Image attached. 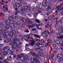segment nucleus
Segmentation results:
<instances>
[{"label":"nucleus","instance_id":"bf43d9fd","mask_svg":"<svg viewBox=\"0 0 63 63\" xmlns=\"http://www.w3.org/2000/svg\"><path fill=\"white\" fill-rule=\"evenodd\" d=\"M27 27L29 28H31V27H32V26L30 25H28L27 26Z\"/></svg>","mask_w":63,"mask_h":63},{"label":"nucleus","instance_id":"423d86ee","mask_svg":"<svg viewBox=\"0 0 63 63\" xmlns=\"http://www.w3.org/2000/svg\"><path fill=\"white\" fill-rule=\"evenodd\" d=\"M30 61L32 62H34V61H35V62L36 63H41L40 61L38 59L35 57L33 58H31L30 59Z\"/></svg>","mask_w":63,"mask_h":63},{"label":"nucleus","instance_id":"72a5a7b5","mask_svg":"<svg viewBox=\"0 0 63 63\" xmlns=\"http://www.w3.org/2000/svg\"><path fill=\"white\" fill-rule=\"evenodd\" d=\"M58 62L59 63H63V60H59Z\"/></svg>","mask_w":63,"mask_h":63},{"label":"nucleus","instance_id":"c756f323","mask_svg":"<svg viewBox=\"0 0 63 63\" xmlns=\"http://www.w3.org/2000/svg\"><path fill=\"white\" fill-rule=\"evenodd\" d=\"M6 22H8V23L10 25L11 24H12V23H11V21L9 20V19H7L6 20Z\"/></svg>","mask_w":63,"mask_h":63},{"label":"nucleus","instance_id":"7c9ffc66","mask_svg":"<svg viewBox=\"0 0 63 63\" xmlns=\"http://www.w3.org/2000/svg\"><path fill=\"white\" fill-rule=\"evenodd\" d=\"M7 41H8V42H10V43H11L12 42V40L10 38H8L7 39Z\"/></svg>","mask_w":63,"mask_h":63},{"label":"nucleus","instance_id":"39448f33","mask_svg":"<svg viewBox=\"0 0 63 63\" xmlns=\"http://www.w3.org/2000/svg\"><path fill=\"white\" fill-rule=\"evenodd\" d=\"M6 50L8 52H11V49H10V48H9L8 46H6L4 47L2 49V51H4Z\"/></svg>","mask_w":63,"mask_h":63},{"label":"nucleus","instance_id":"dca6fc26","mask_svg":"<svg viewBox=\"0 0 63 63\" xmlns=\"http://www.w3.org/2000/svg\"><path fill=\"white\" fill-rule=\"evenodd\" d=\"M7 60H8V61H11L12 60V56H10L9 57H8L7 58Z\"/></svg>","mask_w":63,"mask_h":63},{"label":"nucleus","instance_id":"7ed1b4c3","mask_svg":"<svg viewBox=\"0 0 63 63\" xmlns=\"http://www.w3.org/2000/svg\"><path fill=\"white\" fill-rule=\"evenodd\" d=\"M41 53H40V52H38L37 53L38 55L35 52H31L30 53V54L31 55H33V56H34V57H36L37 58H39V56L40 55Z\"/></svg>","mask_w":63,"mask_h":63},{"label":"nucleus","instance_id":"8fccbe9b","mask_svg":"<svg viewBox=\"0 0 63 63\" xmlns=\"http://www.w3.org/2000/svg\"><path fill=\"white\" fill-rule=\"evenodd\" d=\"M42 36V37H46V34H45V33H43Z\"/></svg>","mask_w":63,"mask_h":63},{"label":"nucleus","instance_id":"c03bdc74","mask_svg":"<svg viewBox=\"0 0 63 63\" xmlns=\"http://www.w3.org/2000/svg\"><path fill=\"white\" fill-rule=\"evenodd\" d=\"M61 33H56V35L57 36H61Z\"/></svg>","mask_w":63,"mask_h":63},{"label":"nucleus","instance_id":"f8f14e48","mask_svg":"<svg viewBox=\"0 0 63 63\" xmlns=\"http://www.w3.org/2000/svg\"><path fill=\"white\" fill-rule=\"evenodd\" d=\"M8 53V52H7V51H4L3 52V53H0V55H1L2 56H3L4 55H7Z\"/></svg>","mask_w":63,"mask_h":63},{"label":"nucleus","instance_id":"680f3d73","mask_svg":"<svg viewBox=\"0 0 63 63\" xmlns=\"http://www.w3.org/2000/svg\"><path fill=\"white\" fill-rule=\"evenodd\" d=\"M13 36L14 37H15L16 38L17 37V36L16 35L14 34V35H13Z\"/></svg>","mask_w":63,"mask_h":63},{"label":"nucleus","instance_id":"58836bf2","mask_svg":"<svg viewBox=\"0 0 63 63\" xmlns=\"http://www.w3.org/2000/svg\"><path fill=\"white\" fill-rule=\"evenodd\" d=\"M2 2H1V4H3V5H4L5 3V1H4L3 0H1Z\"/></svg>","mask_w":63,"mask_h":63},{"label":"nucleus","instance_id":"603ef678","mask_svg":"<svg viewBox=\"0 0 63 63\" xmlns=\"http://www.w3.org/2000/svg\"><path fill=\"white\" fill-rule=\"evenodd\" d=\"M32 32L34 31V32H36V29H33L32 30Z\"/></svg>","mask_w":63,"mask_h":63},{"label":"nucleus","instance_id":"a18cd8bd","mask_svg":"<svg viewBox=\"0 0 63 63\" xmlns=\"http://www.w3.org/2000/svg\"><path fill=\"white\" fill-rule=\"evenodd\" d=\"M48 24L49 26V28H51L50 26H51V22H49L48 23Z\"/></svg>","mask_w":63,"mask_h":63},{"label":"nucleus","instance_id":"052dcab7","mask_svg":"<svg viewBox=\"0 0 63 63\" xmlns=\"http://www.w3.org/2000/svg\"><path fill=\"white\" fill-rule=\"evenodd\" d=\"M23 16H25L26 15V14L25 13L23 12Z\"/></svg>","mask_w":63,"mask_h":63},{"label":"nucleus","instance_id":"f3484780","mask_svg":"<svg viewBox=\"0 0 63 63\" xmlns=\"http://www.w3.org/2000/svg\"><path fill=\"white\" fill-rule=\"evenodd\" d=\"M4 27L7 29H9V26L7 24H5L4 25Z\"/></svg>","mask_w":63,"mask_h":63},{"label":"nucleus","instance_id":"79ce46f5","mask_svg":"<svg viewBox=\"0 0 63 63\" xmlns=\"http://www.w3.org/2000/svg\"><path fill=\"white\" fill-rule=\"evenodd\" d=\"M36 22H37V23H40V21L38 19H36Z\"/></svg>","mask_w":63,"mask_h":63},{"label":"nucleus","instance_id":"f03ea898","mask_svg":"<svg viewBox=\"0 0 63 63\" xmlns=\"http://www.w3.org/2000/svg\"><path fill=\"white\" fill-rule=\"evenodd\" d=\"M36 41L37 42L36 44V45L38 47H44V44H43L42 42L40 41V40L39 39H36Z\"/></svg>","mask_w":63,"mask_h":63},{"label":"nucleus","instance_id":"4c0bfd02","mask_svg":"<svg viewBox=\"0 0 63 63\" xmlns=\"http://www.w3.org/2000/svg\"><path fill=\"white\" fill-rule=\"evenodd\" d=\"M51 33L52 34H54L55 33V31L54 30H52L51 32Z\"/></svg>","mask_w":63,"mask_h":63},{"label":"nucleus","instance_id":"a211bd4d","mask_svg":"<svg viewBox=\"0 0 63 63\" xmlns=\"http://www.w3.org/2000/svg\"><path fill=\"white\" fill-rule=\"evenodd\" d=\"M8 36L9 33H7L4 35H3V38L4 39H6V38H7V36Z\"/></svg>","mask_w":63,"mask_h":63},{"label":"nucleus","instance_id":"cd10ccee","mask_svg":"<svg viewBox=\"0 0 63 63\" xmlns=\"http://www.w3.org/2000/svg\"><path fill=\"white\" fill-rule=\"evenodd\" d=\"M39 56H40L41 57H45V55L44 53H41Z\"/></svg>","mask_w":63,"mask_h":63},{"label":"nucleus","instance_id":"c85d7f7f","mask_svg":"<svg viewBox=\"0 0 63 63\" xmlns=\"http://www.w3.org/2000/svg\"><path fill=\"white\" fill-rule=\"evenodd\" d=\"M48 43L50 44H51L52 43V41H51V39H49L48 40Z\"/></svg>","mask_w":63,"mask_h":63},{"label":"nucleus","instance_id":"bb28decb","mask_svg":"<svg viewBox=\"0 0 63 63\" xmlns=\"http://www.w3.org/2000/svg\"><path fill=\"white\" fill-rule=\"evenodd\" d=\"M34 36L36 38H39V39L40 38V37L39 35L35 34L34 35Z\"/></svg>","mask_w":63,"mask_h":63},{"label":"nucleus","instance_id":"c9c22d12","mask_svg":"<svg viewBox=\"0 0 63 63\" xmlns=\"http://www.w3.org/2000/svg\"><path fill=\"white\" fill-rule=\"evenodd\" d=\"M29 24H32L33 23V22L32 21H31L29 20V21H28V22H27Z\"/></svg>","mask_w":63,"mask_h":63},{"label":"nucleus","instance_id":"de8ad7c7","mask_svg":"<svg viewBox=\"0 0 63 63\" xmlns=\"http://www.w3.org/2000/svg\"><path fill=\"white\" fill-rule=\"evenodd\" d=\"M58 18H57V17H56L55 18V19H54V22H56V21H57V19Z\"/></svg>","mask_w":63,"mask_h":63},{"label":"nucleus","instance_id":"338daca9","mask_svg":"<svg viewBox=\"0 0 63 63\" xmlns=\"http://www.w3.org/2000/svg\"><path fill=\"white\" fill-rule=\"evenodd\" d=\"M15 19H17V16H15Z\"/></svg>","mask_w":63,"mask_h":63},{"label":"nucleus","instance_id":"3c124183","mask_svg":"<svg viewBox=\"0 0 63 63\" xmlns=\"http://www.w3.org/2000/svg\"><path fill=\"white\" fill-rule=\"evenodd\" d=\"M16 57H17V56H16V55H13V58L14 59H15V58H16Z\"/></svg>","mask_w":63,"mask_h":63},{"label":"nucleus","instance_id":"4d7b16f0","mask_svg":"<svg viewBox=\"0 0 63 63\" xmlns=\"http://www.w3.org/2000/svg\"><path fill=\"white\" fill-rule=\"evenodd\" d=\"M37 13H34V17H36V16H37Z\"/></svg>","mask_w":63,"mask_h":63},{"label":"nucleus","instance_id":"5fc2aeb1","mask_svg":"<svg viewBox=\"0 0 63 63\" xmlns=\"http://www.w3.org/2000/svg\"><path fill=\"white\" fill-rule=\"evenodd\" d=\"M4 59V58L3 57H0V61H2Z\"/></svg>","mask_w":63,"mask_h":63},{"label":"nucleus","instance_id":"f257e3e1","mask_svg":"<svg viewBox=\"0 0 63 63\" xmlns=\"http://www.w3.org/2000/svg\"><path fill=\"white\" fill-rule=\"evenodd\" d=\"M9 35L10 37H11V39H13V44L14 45H16L17 44V43H16L17 41V42L20 41V40L18 38H14L13 34L12 32H10L9 34Z\"/></svg>","mask_w":63,"mask_h":63},{"label":"nucleus","instance_id":"a19ab883","mask_svg":"<svg viewBox=\"0 0 63 63\" xmlns=\"http://www.w3.org/2000/svg\"><path fill=\"white\" fill-rule=\"evenodd\" d=\"M16 47H17L18 48H20V46L19 45H16Z\"/></svg>","mask_w":63,"mask_h":63},{"label":"nucleus","instance_id":"6e6552de","mask_svg":"<svg viewBox=\"0 0 63 63\" xmlns=\"http://www.w3.org/2000/svg\"><path fill=\"white\" fill-rule=\"evenodd\" d=\"M63 6V3H62L60 4V5L56 7L55 9L56 10H59L61 9V7Z\"/></svg>","mask_w":63,"mask_h":63},{"label":"nucleus","instance_id":"4be33fe9","mask_svg":"<svg viewBox=\"0 0 63 63\" xmlns=\"http://www.w3.org/2000/svg\"><path fill=\"white\" fill-rule=\"evenodd\" d=\"M25 9L26 10H29L30 9V7L29 6H25Z\"/></svg>","mask_w":63,"mask_h":63},{"label":"nucleus","instance_id":"5701e85b","mask_svg":"<svg viewBox=\"0 0 63 63\" xmlns=\"http://www.w3.org/2000/svg\"><path fill=\"white\" fill-rule=\"evenodd\" d=\"M59 28H60L61 31H63V26H59Z\"/></svg>","mask_w":63,"mask_h":63},{"label":"nucleus","instance_id":"864d4df0","mask_svg":"<svg viewBox=\"0 0 63 63\" xmlns=\"http://www.w3.org/2000/svg\"><path fill=\"white\" fill-rule=\"evenodd\" d=\"M52 18L53 19H54L55 18V16L54 15L52 16Z\"/></svg>","mask_w":63,"mask_h":63},{"label":"nucleus","instance_id":"774afa93","mask_svg":"<svg viewBox=\"0 0 63 63\" xmlns=\"http://www.w3.org/2000/svg\"><path fill=\"white\" fill-rule=\"evenodd\" d=\"M57 50H55V51H54V53H57Z\"/></svg>","mask_w":63,"mask_h":63},{"label":"nucleus","instance_id":"13d9d810","mask_svg":"<svg viewBox=\"0 0 63 63\" xmlns=\"http://www.w3.org/2000/svg\"><path fill=\"white\" fill-rule=\"evenodd\" d=\"M57 38L58 39H62V36H59L57 37Z\"/></svg>","mask_w":63,"mask_h":63},{"label":"nucleus","instance_id":"37998d69","mask_svg":"<svg viewBox=\"0 0 63 63\" xmlns=\"http://www.w3.org/2000/svg\"><path fill=\"white\" fill-rule=\"evenodd\" d=\"M4 33V32L3 31H0V33L1 35H3V33Z\"/></svg>","mask_w":63,"mask_h":63},{"label":"nucleus","instance_id":"a878e982","mask_svg":"<svg viewBox=\"0 0 63 63\" xmlns=\"http://www.w3.org/2000/svg\"><path fill=\"white\" fill-rule=\"evenodd\" d=\"M6 6H7V5H5V6H3V8H5V10H6L7 11H8V7H6Z\"/></svg>","mask_w":63,"mask_h":63},{"label":"nucleus","instance_id":"412c9836","mask_svg":"<svg viewBox=\"0 0 63 63\" xmlns=\"http://www.w3.org/2000/svg\"><path fill=\"white\" fill-rule=\"evenodd\" d=\"M40 48H35V51H40Z\"/></svg>","mask_w":63,"mask_h":63},{"label":"nucleus","instance_id":"e433bc0d","mask_svg":"<svg viewBox=\"0 0 63 63\" xmlns=\"http://www.w3.org/2000/svg\"><path fill=\"white\" fill-rule=\"evenodd\" d=\"M50 9H51V7L49 6H48L47 7V8L46 9V10L47 11H49Z\"/></svg>","mask_w":63,"mask_h":63},{"label":"nucleus","instance_id":"9b49d317","mask_svg":"<svg viewBox=\"0 0 63 63\" xmlns=\"http://www.w3.org/2000/svg\"><path fill=\"white\" fill-rule=\"evenodd\" d=\"M24 55H25V54L23 53H21V55H18L17 57V59L20 58L21 57H23L24 56Z\"/></svg>","mask_w":63,"mask_h":63},{"label":"nucleus","instance_id":"b1692460","mask_svg":"<svg viewBox=\"0 0 63 63\" xmlns=\"http://www.w3.org/2000/svg\"><path fill=\"white\" fill-rule=\"evenodd\" d=\"M6 44L8 45H12V44L11 43L9 42L8 41H7Z\"/></svg>","mask_w":63,"mask_h":63},{"label":"nucleus","instance_id":"473e14b6","mask_svg":"<svg viewBox=\"0 0 63 63\" xmlns=\"http://www.w3.org/2000/svg\"><path fill=\"white\" fill-rule=\"evenodd\" d=\"M34 43H35V41H33L31 43V46H34Z\"/></svg>","mask_w":63,"mask_h":63},{"label":"nucleus","instance_id":"69168bd1","mask_svg":"<svg viewBox=\"0 0 63 63\" xmlns=\"http://www.w3.org/2000/svg\"><path fill=\"white\" fill-rule=\"evenodd\" d=\"M26 20H27V22H28V21H29V19L28 18H26Z\"/></svg>","mask_w":63,"mask_h":63},{"label":"nucleus","instance_id":"aec40b11","mask_svg":"<svg viewBox=\"0 0 63 63\" xmlns=\"http://www.w3.org/2000/svg\"><path fill=\"white\" fill-rule=\"evenodd\" d=\"M21 20L24 23H25V22H26V20L25 18H21Z\"/></svg>","mask_w":63,"mask_h":63},{"label":"nucleus","instance_id":"20e7f679","mask_svg":"<svg viewBox=\"0 0 63 63\" xmlns=\"http://www.w3.org/2000/svg\"><path fill=\"white\" fill-rule=\"evenodd\" d=\"M45 0H44L43 1V4H44V5L42 6V7H41V9L42 10H43L44 9H46V7L47 6V0H45Z\"/></svg>","mask_w":63,"mask_h":63},{"label":"nucleus","instance_id":"6ab92c4d","mask_svg":"<svg viewBox=\"0 0 63 63\" xmlns=\"http://www.w3.org/2000/svg\"><path fill=\"white\" fill-rule=\"evenodd\" d=\"M8 18L10 19V20H14V18L12 16H9L8 17Z\"/></svg>","mask_w":63,"mask_h":63},{"label":"nucleus","instance_id":"393cba45","mask_svg":"<svg viewBox=\"0 0 63 63\" xmlns=\"http://www.w3.org/2000/svg\"><path fill=\"white\" fill-rule=\"evenodd\" d=\"M25 58H26V60L28 61H29V60H30V58L28 56H26Z\"/></svg>","mask_w":63,"mask_h":63},{"label":"nucleus","instance_id":"49530a36","mask_svg":"<svg viewBox=\"0 0 63 63\" xmlns=\"http://www.w3.org/2000/svg\"><path fill=\"white\" fill-rule=\"evenodd\" d=\"M0 31H3V32H4V31H5V29L4 28H2L1 29Z\"/></svg>","mask_w":63,"mask_h":63},{"label":"nucleus","instance_id":"2f4dec72","mask_svg":"<svg viewBox=\"0 0 63 63\" xmlns=\"http://www.w3.org/2000/svg\"><path fill=\"white\" fill-rule=\"evenodd\" d=\"M20 58H18L19 59H20V60H25V59L24 58V57H21Z\"/></svg>","mask_w":63,"mask_h":63},{"label":"nucleus","instance_id":"6e6d98bb","mask_svg":"<svg viewBox=\"0 0 63 63\" xmlns=\"http://www.w3.org/2000/svg\"><path fill=\"white\" fill-rule=\"evenodd\" d=\"M49 18H47L45 20V21H49Z\"/></svg>","mask_w":63,"mask_h":63},{"label":"nucleus","instance_id":"9d476101","mask_svg":"<svg viewBox=\"0 0 63 63\" xmlns=\"http://www.w3.org/2000/svg\"><path fill=\"white\" fill-rule=\"evenodd\" d=\"M13 23L15 24H16V25H20V24H21L20 22L19 21L17 22L16 21H14L13 22Z\"/></svg>","mask_w":63,"mask_h":63},{"label":"nucleus","instance_id":"e2e57ef3","mask_svg":"<svg viewBox=\"0 0 63 63\" xmlns=\"http://www.w3.org/2000/svg\"><path fill=\"white\" fill-rule=\"evenodd\" d=\"M23 27V26H22V25H21V26H20V27H19V28L20 29H21L22 28V27Z\"/></svg>","mask_w":63,"mask_h":63},{"label":"nucleus","instance_id":"0eeeda50","mask_svg":"<svg viewBox=\"0 0 63 63\" xmlns=\"http://www.w3.org/2000/svg\"><path fill=\"white\" fill-rule=\"evenodd\" d=\"M11 48L13 49L10 51V53H13L16 50V45H12Z\"/></svg>","mask_w":63,"mask_h":63},{"label":"nucleus","instance_id":"f704fd0d","mask_svg":"<svg viewBox=\"0 0 63 63\" xmlns=\"http://www.w3.org/2000/svg\"><path fill=\"white\" fill-rule=\"evenodd\" d=\"M25 6H24V7H22V11H24V12L26 10V9H25Z\"/></svg>","mask_w":63,"mask_h":63},{"label":"nucleus","instance_id":"ea45409f","mask_svg":"<svg viewBox=\"0 0 63 63\" xmlns=\"http://www.w3.org/2000/svg\"><path fill=\"white\" fill-rule=\"evenodd\" d=\"M12 32L13 33V34H16V31L15 30H12Z\"/></svg>","mask_w":63,"mask_h":63},{"label":"nucleus","instance_id":"4468645a","mask_svg":"<svg viewBox=\"0 0 63 63\" xmlns=\"http://www.w3.org/2000/svg\"><path fill=\"white\" fill-rule=\"evenodd\" d=\"M14 5L17 8H19V7H21V4L18 3H16L15 4H14Z\"/></svg>","mask_w":63,"mask_h":63},{"label":"nucleus","instance_id":"0e129e2a","mask_svg":"<svg viewBox=\"0 0 63 63\" xmlns=\"http://www.w3.org/2000/svg\"><path fill=\"white\" fill-rule=\"evenodd\" d=\"M26 50L27 51H29V50H30V49L29 48H28L26 49Z\"/></svg>","mask_w":63,"mask_h":63},{"label":"nucleus","instance_id":"ddd939ff","mask_svg":"<svg viewBox=\"0 0 63 63\" xmlns=\"http://www.w3.org/2000/svg\"><path fill=\"white\" fill-rule=\"evenodd\" d=\"M62 55L61 54H59L58 55H57V57L58 59H61L62 58Z\"/></svg>","mask_w":63,"mask_h":63},{"label":"nucleus","instance_id":"2eb2a0df","mask_svg":"<svg viewBox=\"0 0 63 63\" xmlns=\"http://www.w3.org/2000/svg\"><path fill=\"white\" fill-rule=\"evenodd\" d=\"M32 34H30L28 35H27L26 37V38L27 39H29L30 38H32Z\"/></svg>","mask_w":63,"mask_h":63},{"label":"nucleus","instance_id":"09e8293b","mask_svg":"<svg viewBox=\"0 0 63 63\" xmlns=\"http://www.w3.org/2000/svg\"><path fill=\"white\" fill-rule=\"evenodd\" d=\"M48 1H51V2H54L55 1V0H47Z\"/></svg>","mask_w":63,"mask_h":63},{"label":"nucleus","instance_id":"1a4fd4ad","mask_svg":"<svg viewBox=\"0 0 63 63\" xmlns=\"http://www.w3.org/2000/svg\"><path fill=\"white\" fill-rule=\"evenodd\" d=\"M9 26L12 29H15V24H13V23L11 24H10L9 25Z\"/></svg>","mask_w":63,"mask_h":63}]
</instances>
